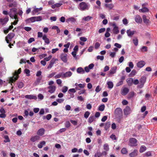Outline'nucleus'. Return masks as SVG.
<instances>
[{
    "label": "nucleus",
    "mask_w": 157,
    "mask_h": 157,
    "mask_svg": "<svg viewBox=\"0 0 157 157\" xmlns=\"http://www.w3.org/2000/svg\"><path fill=\"white\" fill-rule=\"evenodd\" d=\"M21 68H20L18 69L17 71H15L13 74V76L10 78L9 82L11 83L12 85V83H13L17 80L19 76L18 75L21 73Z\"/></svg>",
    "instance_id": "obj_1"
},
{
    "label": "nucleus",
    "mask_w": 157,
    "mask_h": 157,
    "mask_svg": "<svg viewBox=\"0 0 157 157\" xmlns=\"http://www.w3.org/2000/svg\"><path fill=\"white\" fill-rule=\"evenodd\" d=\"M17 11V9L15 8H13L10 10V11L9 12V15L11 18L15 19H18Z\"/></svg>",
    "instance_id": "obj_2"
},
{
    "label": "nucleus",
    "mask_w": 157,
    "mask_h": 157,
    "mask_svg": "<svg viewBox=\"0 0 157 157\" xmlns=\"http://www.w3.org/2000/svg\"><path fill=\"white\" fill-rule=\"evenodd\" d=\"M90 6V5L85 2H81L79 4L78 8L81 11L88 10Z\"/></svg>",
    "instance_id": "obj_3"
},
{
    "label": "nucleus",
    "mask_w": 157,
    "mask_h": 157,
    "mask_svg": "<svg viewBox=\"0 0 157 157\" xmlns=\"http://www.w3.org/2000/svg\"><path fill=\"white\" fill-rule=\"evenodd\" d=\"M114 114L116 117L120 119L122 117V111L120 108H117L115 110Z\"/></svg>",
    "instance_id": "obj_4"
},
{
    "label": "nucleus",
    "mask_w": 157,
    "mask_h": 157,
    "mask_svg": "<svg viewBox=\"0 0 157 157\" xmlns=\"http://www.w3.org/2000/svg\"><path fill=\"white\" fill-rule=\"evenodd\" d=\"M129 142L130 144V146L131 147H135L137 146V140L135 138H131L129 139Z\"/></svg>",
    "instance_id": "obj_5"
},
{
    "label": "nucleus",
    "mask_w": 157,
    "mask_h": 157,
    "mask_svg": "<svg viewBox=\"0 0 157 157\" xmlns=\"http://www.w3.org/2000/svg\"><path fill=\"white\" fill-rule=\"evenodd\" d=\"M67 54L65 53H62L60 55V58L62 60L64 63L67 62Z\"/></svg>",
    "instance_id": "obj_6"
},
{
    "label": "nucleus",
    "mask_w": 157,
    "mask_h": 157,
    "mask_svg": "<svg viewBox=\"0 0 157 157\" xmlns=\"http://www.w3.org/2000/svg\"><path fill=\"white\" fill-rule=\"evenodd\" d=\"M124 114L125 115L127 116V115L130 114L131 113V110L130 107L127 106L124 109Z\"/></svg>",
    "instance_id": "obj_7"
},
{
    "label": "nucleus",
    "mask_w": 157,
    "mask_h": 157,
    "mask_svg": "<svg viewBox=\"0 0 157 157\" xmlns=\"http://www.w3.org/2000/svg\"><path fill=\"white\" fill-rule=\"evenodd\" d=\"M72 73L70 71H68L65 73H63L62 78H66L71 77L72 75Z\"/></svg>",
    "instance_id": "obj_8"
},
{
    "label": "nucleus",
    "mask_w": 157,
    "mask_h": 157,
    "mask_svg": "<svg viewBox=\"0 0 157 157\" xmlns=\"http://www.w3.org/2000/svg\"><path fill=\"white\" fill-rule=\"evenodd\" d=\"M117 68L116 67H114L111 68L109 71V76H111V75L115 73L116 71Z\"/></svg>",
    "instance_id": "obj_9"
},
{
    "label": "nucleus",
    "mask_w": 157,
    "mask_h": 157,
    "mask_svg": "<svg viewBox=\"0 0 157 157\" xmlns=\"http://www.w3.org/2000/svg\"><path fill=\"white\" fill-rule=\"evenodd\" d=\"M40 137L38 135H36L32 136L30 138V140L32 142H35L39 140H40Z\"/></svg>",
    "instance_id": "obj_10"
},
{
    "label": "nucleus",
    "mask_w": 157,
    "mask_h": 157,
    "mask_svg": "<svg viewBox=\"0 0 157 157\" xmlns=\"http://www.w3.org/2000/svg\"><path fill=\"white\" fill-rule=\"evenodd\" d=\"M145 63L144 61L141 60L137 63V66L139 68H142L145 65Z\"/></svg>",
    "instance_id": "obj_11"
},
{
    "label": "nucleus",
    "mask_w": 157,
    "mask_h": 157,
    "mask_svg": "<svg viewBox=\"0 0 157 157\" xmlns=\"http://www.w3.org/2000/svg\"><path fill=\"white\" fill-rule=\"evenodd\" d=\"M56 87L54 86H50L48 87L49 89L48 91L49 92L52 94L55 91Z\"/></svg>",
    "instance_id": "obj_12"
},
{
    "label": "nucleus",
    "mask_w": 157,
    "mask_h": 157,
    "mask_svg": "<svg viewBox=\"0 0 157 157\" xmlns=\"http://www.w3.org/2000/svg\"><path fill=\"white\" fill-rule=\"evenodd\" d=\"M138 153L137 150L134 149L132 152L129 154V156L130 157H135L137 155Z\"/></svg>",
    "instance_id": "obj_13"
},
{
    "label": "nucleus",
    "mask_w": 157,
    "mask_h": 157,
    "mask_svg": "<svg viewBox=\"0 0 157 157\" xmlns=\"http://www.w3.org/2000/svg\"><path fill=\"white\" fill-rule=\"evenodd\" d=\"M135 19L136 22L137 23H140L142 21L141 17L139 15H136L135 16Z\"/></svg>",
    "instance_id": "obj_14"
},
{
    "label": "nucleus",
    "mask_w": 157,
    "mask_h": 157,
    "mask_svg": "<svg viewBox=\"0 0 157 157\" xmlns=\"http://www.w3.org/2000/svg\"><path fill=\"white\" fill-rule=\"evenodd\" d=\"M56 60V59H52L50 62L49 64L47 67V68L50 69L53 66V64L55 63Z\"/></svg>",
    "instance_id": "obj_15"
},
{
    "label": "nucleus",
    "mask_w": 157,
    "mask_h": 157,
    "mask_svg": "<svg viewBox=\"0 0 157 157\" xmlns=\"http://www.w3.org/2000/svg\"><path fill=\"white\" fill-rule=\"evenodd\" d=\"M45 129L44 128H41L39 129L37 132V134L39 136H42L44 134Z\"/></svg>",
    "instance_id": "obj_16"
},
{
    "label": "nucleus",
    "mask_w": 157,
    "mask_h": 157,
    "mask_svg": "<svg viewBox=\"0 0 157 157\" xmlns=\"http://www.w3.org/2000/svg\"><path fill=\"white\" fill-rule=\"evenodd\" d=\"M25 98H26L30 99H37V98L36 96L32 95H27L25 96Z\"/></svg>",
    "instance_id": "obj_17"
},
{
    "label": "nucleus",
    "mask_w": 157,
    "mask_h": 157,
    "mask_svg": "<svg viewBox=\"0 0 157 157\" xmlns=\"http://www.w3.org/2000/svg\"><path fill=\"white\" fill-rule=\"evenodd\" d=\"M113 26H114L113 30V33L115 34H118L119 32L118 27L116 26L115 24H113Z\"/></svg>",
    "instance_id": "obj_18"
},
{
    "label": "nucleus",
    "mask_w": 157,
    "mask_h": 157,
    "mask_svg": "<svg viewBox=\"0 0 157 157\" xmlns=\"http://www.w3.org/2000/svg\"><path fill=\"white\" fill-rule=\"evenodd\" d=\"M129 91V89L127 88H124L121 92V94L123 95H126Z\"/></svg>",
    "instance_id": "obj_19"
},
{
    "label": "nucleus",
    "mask_w": 157,
    "mask_h": 157,
    "mask_svg": "<svg viewBox=\"0 0 157 157\" xmlns=\"http://www.w3.org/2000/svg\"><path fill=\"white\" fill-rule=\"evenodd\" d=\"M42 39L44 41L45 43L48 44L50 43L49 40L48 38H47V35L44 34L42 37Z\"/></svg>",
    "instance_id": "obj_20"
},
{
    "label": "nucleus",
    "mask_w": 157,
    "mask_h": 157,
    "mask_svg": "<svg viewBox=\"0 0 157 157\" xmlns=\"http://www.w3.org/2000/svg\"><path fill=\"white\" fill-rule=\"evenodd\" d=\"M42 9L43 8L42 7L35 8L32 12L33 15H34L36 13L42 10Z\"/></svg>",
    "instance_id": "obj_21"
},
{
    "label": "nucleus",
    "mask_w": 157,
    "mask_h": 157,
    "mask_svg": "<svg viewBox=\"0 0 157 157\" xmlns=\"http://www.w3.org/2000/svg\"><path fill=\"white\" fill-rule=\"evenodd\" d=\"M63 5L62 3H57L53 5H52L51 6L52 8L53 9H55L56 8H58L60 7Z\"/></svg>",
    "instance_id": "obj_22"
},
{
    "label": "nucleus",
    "mask_w": 157,
    "mask_h": 157,
    "mask_svg": "<svg viewBox=\"0 0 157 157\" xmlns=\"http://www.w3.org/2000/svg\"><path fill=\"white\" fill-rule=\"evenodd\" d=\"M126 82L129 86H131L133 82V79L132 78H130L126 79Z\"/></svg>",
    "instance_id": "obj_23"
},
{
    "label": "nucleus",
    "mask_w": 157,
    "mask_h": 157,
    "mask_svg": "<svg viewBox=\"0 0 157 157\" xmlns=\"http://www.w3.org/2000/svg\"><path fill=\"white\" fill-rule=\"evenodd\" d=\"M135 32V31H131L130 29H128L127 31V33L128 36H132L134 34Z\"/></svg>",
    "instance_id": "obj_24"
},
{
    "label": "nucleus",
    "mask_w": 157,
    "mask_h": 157,
    "mask_svg": "<svg viewBox=\"0 0 157 157\" xmlns=\"http://www.w3.org/2000/svg\"><path fill=\"white\" fill-rule=\"evenodd\" d=\"M92 18V17L90 16H88L86 17H84L82 18V20L85 21H89L91 20V19Z\"/></svg>",
    "instance_id": "obj_25"
},
{
    "label": "nucleus",
    "mask_w": 157,
    "mask_h": 157,
    "mask_svg": "<svg viewBox=\"0 0 157 157\" xmlns=\"http://www.w3.org/2000/svg\"><path fill=\"white\" fill-rule=\"evenodd\" d=\"M77 72L78 73H82L83 74L85 73V71L81 67H79L78 68L77 70Z\"/></svg>",
    "instance_id": "obj_26"
},
{
    "label": "nucleus",
    "mask_w": 157,
    "mask_h": 157,
    "mask_svg": "<svg viewBox=\"0 0 157 157\" xmlns=\"http://www.w3.org/2000/svg\"><path fill=\"white\" fill-rule=\"evenodd\" d=\"M15 36V34L13 33H10L7 36H6V38H8L9 39H10V40L13 38Z\"/></svg>",
    "instance_id": "obj_27"
},
{
    "label": "nucleus",
    "mask_w": 157,
    "mask_h": 157,
    "mask_svg": "<svg viewBox=\"0 0 157 157\" xmlns=\"http://www.w3.org/2000/svg\"><path fill=\"white\" fill-rule=\"evenodd\" d=\"M142 18L144 22L145 23H149V20L147 18L146 15H144L143 16Z\"/></svg>",
    "instance_id": "obj_28"
},
{
    "label": "nucleus",
    "mask_w": 157,
    "mask_h": 157,
    "mask_svg": "<svg viewBox=\"0 0 157 157\" xmlns=\"http://www.w3.org/2000/svg\"><path fill=\"white\" fill-rule=\"evenodd\" d=\"M105 6L106 8H108L110 9H111L113 7L114 5L112 4H105Z\"/></svg>",
    "instance_id": "obj_29"
},
{
    "label": "nucleus",
    "mask_w": 157,
    "mask_h": 157,
    "mask_svg": "<svg viewBox=\"0 0 157 157\" xmlns=\"http://www.w3.org/2000/svg\"><path fill=\"white\" fill-rule=\"evenodd\" d=\"M146 78L145 76L142 77L140 79V83H142L143 84H144Z\"/></svg>",
    "instance_id": "obj_30"
},
{
    "label": "nucleus",
    "mask_w": 157,
    "mask_h": 157,
    "mask_svg": "<svg viewBox=\"0 0 157 157\" xmlns=\"http://www.w3.org/2000/svg\"><path fill=\"white\" fill-rule=\"evenodd\" d=\"M139 11L142 13L147 12L148 11V9L147 7H144L142 9H140Z\"/></svg>",
    "instance_id": "obj_31"
},
{
    "label": "nucleus",
    "mask_w": 157,
    "mask_h": 157,
    "mask_svg": "<svg viewBox=\"0 0 157 157\" xmlns=\"http://www.w3.org/2000/svg\"><path fill=\"white\" fill-rule=\"evenodd\" d=\"M108 85V88L109 89H112L113 86V84L112 82L109 81L107 82Z\"/></svg>",
    "instance_id": "obj_32"
},
{
    "label": "nucleus",
    "mask_w": 157,
    "mask_h": 157,
    "mask_svg": "<svg viewBox=\"0 0 157 157\" xmlns=\"http://www.w3.org/2000/svg\"><path fill=\"white\" fill-rule=\"evenodd\" d=\"M45 142L44 141H42L40 143V144L38 145V147L39 148H41L43 147V145H45Z\"/></svg>",
    "instance_id": "obj_33"
},
{
    "label": "nucleus",
    "mask_w": 157,
    "mask_h": 157,
    "mask_svg": "<svg viewBox=\"0 0 157 157\" xmlns=\"http://www.w3.org/2000/svg\"><path fill=\"white\" fill-rule=\"evenodd\" d=\"M146 150V147L144 146H142L140 149V153H142L144 151Z\"/></svg>",
    "instance_id": "obj_34"
},
{
    "label": "nucleus",
    "mask_w": 157,
    "mask_h": 157,
    "mask_svg": "<svg viewBox=\"0 0 157 157\" xmlns=\"http://www.w3.org/2000/svg\"><path fill=\"white\" fill-rule=\"evenodd\" d=\"M105 105L104 104L100 105L98 107V110L101 111H103L105 109Z\"/></svg>",
    "instance_id": "obj_35"
},
{
    "label": "nucleus",
    "mask_w": 157,
    "mask_h": 157,
    "mask_svg": "<svg viewBox=\"0 0 157 157\" xmlns=\"http://www.w3.org/2000/svg\"><path fill=\"white\" fill-rule=\"evenodd\" d=\"M4 138L5 139L4 141L5 143L10 142V140L9 138V136L7 135H5L4 136Z\"/></svg>",
    "instance_id": "obj_36"
},
{
    "label": "nucleus",
    "mask_w": 157,
    "mask_h": 157,
    "mask_svg": "<svg viewBox=\"0 0 157 157\" xmlns=\"http://www.w3.org/2000/svg\"><path fill=\"white\" fill-rule=\"evenodd\" d=\"M94 116H90L88 119V122L89 123L91 124L94 120Z\"/></svg>",
    "instance_id": "obj_37"
},
{
    "label": "nucleus",
    "mask_w": 157,
    "mask_h": 157,
    "mask_svg": "<svg viewBox=\"0 0 157 157\" xmlns=\"http://www.w3.org/2000/svg\"><path fill=\"white\" fill-rule=\"evenodd\" d=\"M63 75V72L59 73L57 75H55L54 76V78L56 79L60 78L61 77L62 78V76Z\"/></svg>",
    "instance_id": "obj_38"
},
{
    "label": "nucleus",
    "mask_w": 157,
    "mask_h": 157,
    "mask_svg": "<svg viewBox=\"0 0 157 157\" xmlns=\"http://www.w3.org/2000/svg\"><path fill=\"white\" fill-rule=\"evenodd\" d=\"M110 122H108L105 123V129L107 130L110 126Z\"/></svg>",
    "instance_id": "obj_39"
},
{
    "label": "nucleus",
    "mask_w": 157,
    "mask_h": 157,
    "mask_svg": "<svg viewBox=\"0 0 157 157\" xmlns=\"http://www.w3.org/2000/svg\"><path fill=\"white\" fill-rule=\"evenodd\" d=\"M76 21L74 17H71L68 18L67 20V21H70L71 22H74Z\"/></svg>",
    "instance_id": "obj_40"
},
{
    "label": "nucleus",
    "mask_w": 157,
    "mask_h": 157,
    "mask_svg": "<svg viewBox=\"0 0 157 157\" xmlns=\"http://www.w3.org/2000/svg\"><path fill=\"white\" fill-rule=\"evenodd\" d=\"M134 95V92H131L128 95V98H131L133 97Z\"/></svg>",
    "instance_id": "obj_41"
},
{
    "label": "nucleus",
    "mask_w": 157,
    "mask_h": 157,
    "mask_svg": "<svg viewBox=\"0 0 157 157\" xmlns=\"http://www.w3.org/2000/svg\"><path fill=\"white\" fill-rule=\"evenodd\" d=\"M24 72L26 73V74L27 76H30V71L29 69H25L24 70Z\"/></svg>",
    "instance_id": "obj_42"
},
{
    "label": "nucleus",
    "mask_w": 157,
    "mask_h": 157,
    "mask_svg": "<svg viewBox=\"0 0 157 157\" xmlns=\"http://www.w3.org/2000/svg\"><path fill=\"white\" fill-rule=\"evenodd\" d=\"M121 153L123 154H126L128 152L127 149L125 148H122L121 150Z\"/></svg>",
    "instance_id": "obj_43"
},
{
    "label": "nucleus",
    "mask_w": 157,
    "mask_h": 157,
    "mask_svg": "<svg viewBox=\"0 0 157 157\" xmlns=\"http://www.w3.org/2000/svg\"><path fill=\"white\" fill-rule=\"evenodd\" d=\"M42 17L41 16L35 17V21H40L42 20Z\"/></svg>",
    "instance_id": "obj_44"
},
{
    "label": "nucleus",
    "mask_w": 157,
    "mask_h": 157,
    "mask_svg": "<svg viewBox=\"0 0 157 157\" xmlns=\"http://www.w3.org/2000/svg\"><path fill=\"white\" fill-rule=\"evenodd\" d=\"M17 85L19 88L21 89L23 87L24 84L22 82H19L18 83Z\"/></svg>",
    "instance_id": "obj_45"
},
{
    "label": "nucleus",
    "mask_w": 157,
    "mask_h": 157,
    "mask_svg": "<svg viewBox=\"0 0 157 157\" xmlns=\"http://www.w3.org/2000/svg\"><path fill=\"white\" fill-rule=\"evenodd\" d=\"M104 149L106 150V151H108L109 149V145L107 144H105L104 145Z\"/></svg>",
    "instance_id": "obj_46"
},
{
    "label": "nucleus",
    "mask_w": 157,
    "mask_h": 157,
    "mask_svg": "<svg viewBox=\"0 0 157 157\" xmlns=\"http://www.w3.org/2000/svg\"><path fill=\"white\" fill-rule=\"evenodd\" d=\"M76 92L75 89L72 88L70 89L68 91V93L69 94H71V93H75Z\"/></svg>",
    "instance_id": "obj_47"
},
{
    "label": "nucleus",
    "mask_w": 157,
    "mask_h": 157,
    "mask_svg": "<svg viewBox=\"0 0 157 157\" xmlns=\"http://www.w3.org/2000/svg\"><path fill=\"white\" fill-rule=\"evenodd\" d=\"M68 90V87L67 86H63L62 89V91L63 93H65Z\"/></svg>",
    "instance_id": "obj_48"
},
{
    "label": "nucleus",
    "mask_w": 157,
    "mask_h": 157,
    "mask_svg": "<svg viewBox=\"0 0 157 157\" xmlns=\"http://www.w3.org/2000/svg\"><path fill=\"white\" fill-rule=\"evenodd\" d=\"M101 156V153L100 152H97L94 155V157H100Z\"/></svg>",
    "instance_id": "obj_49"
},
{
    "label": "nucleus",
    "mask_w": 157,
    "mask_h": 157,
    "mask_svg": "<svg viewBox=\"0 0 157 157\" xmlns=\"http://www.w3.org/2000/svg\"><path fill=\"white\" fill-rule=\"evenodd\" d=\"M133 43L136 46L138 45V40L137 38L133 40Z\"/></svg>",
    "instance_id": "obj_50"
},
{
    "label": "nucleus",
    "mask_w": 157,
    "mask_h": 157,
    "mask_svg": "<svg viewBox=\"0 0 157 157\" xmlns=\"http://www.w3.org/2000/svg\"><path fill=\"white\" fill-rule=\"evenodd\" d=\"M90 114V113L89 112H88V111L86 112L84 114V117L86 118H87L89 117Z\"/></svg>",
    "instance_id": "obj_51"
},
{
    "label": "nucleus",
    "mask_w": 157,
    "mask_h": 157,
    "mask_svg": "<svg viewBox=\"0 0 157 157\" xmlns=\"http://www.w3.org/2000/svg\"><path fill=\"white\" fill-rule=\"evenodd\" d=\"M101 90V88H100L99 86H97L95 91L97 93H98Z\"/></svg>",
    "instance_id": "obj_52"
},
{
    "label": "nucleus",
    "mask_w": 157,
    "mask_h": 157,
    "mask_svg": "<svg viewBox=\"0 0 157 157\" xmlns=\"http://www.w3.org/2000/svg\"><path fill=\"white\" fill-rule=\"evenodd\" d=\"M35 41V39L34 38L32 37L29 38V39L28 40V43L29 44H30L32 43L33 42Z\"/></svg>",
    "instance_id": "obj_53"
},
{
    "label": "nucleus",
    "mask_w": 157,
    "mask_h": 157,
    "mask_svg": "<svg viewBox=\"0 0 157 157\" xmlns=\"http://www.w3.org/2000/svg\"><path fill=\"white\" fill-rule=\"evenodd\" d=\"M97 59H100L103 60L104 59V57L103 56H98L97 57Z\"/></svg>",
    "instance_id": "obj_54"
},
{
    "label": "nucleus",
    "mask_w": 157,
    "mask_h": 157,
    "mask_svg": "<svg viewBox=\"0 0 157 157\" xmlns=\"http://www.w3.org/2000/svg\"><path fill=\"white\" fill-rule=\"evenodd\" d=\"M65 127L66 128H69L71 126V124L69 121L66 122L65 123Z\"/></svg>",
    "instance_id": "obj_55"
},
{
    "label": "nucleus",
    "mask_w": 157,
    "mask_h": 157,
    "mask_svg": "<svg viewBox=\"0 0 157 157\" xmlns=\"http://www.w3.org/2000/svg\"><path fill=\"white\" fill-rule=\"evenodd\" d=\"M70 122L74 125H77L78 123L76 121L71 120H70Z\"/></svg>",
    "instance_id": "obj_56"
},
{
    "label": "nucleus",
    "mask_w": 157,
    "mask_h": 157,
    "mask_svg": "<svg viewBox=\"0 0 157 157\" xmlns=\"http://www.w3.org/2000/svg\"><path fill=\"white\" fill-rule=\"evenodd\" d=\"M80 39L81 41H82L83 42H85L87 40V38L86 37H80Z\"/></svg>",
    "instance_id": "obj_57"
},
{
    "label": "nucleus",
    "mask_w": 157,
    "mask_h": 157,
    "mask_svg": "<svg viewBox=\"0 0 157 157\" xmlns=\"http://www.w3.org/2000/svg\"><path fill=\"white\" fill-rule=\"evenodd\" d=\"M100 44L98 42H96L95 44V48L96 49H97L100 47Z\"/></svg>",
    "instance_id": "obj_58"
},
{
    "label": "nucleus",
    "mask_w": 157,
    "mask_h": 157,
    "mask_svg": "<svg viewBox=\"0 0 157 157\" xmlns=\"http://www.w3.org/2000/svg\"><path fill=\"white\" fill-rule=\"evenodd\" d=\"M24 29L26 31L28 32L31 30L32 28L30 27H25L24 28Z\"/></svg>",
    "instance_id": "obj_59"
},
{
    "label": "nucleus",
    "mask_w": 157,
    "mask_h": 157,
    "mask_svg": "<svg viewBox=\"0 0 157 157\" xmlns=\"http://www.w3.org/2000/svg\"><path fill=\"white\" fill-rule=\"evenodd\" d=\"M105 30V28H101L99 29L98 30V32L99 33H102L104 32Z\"/></svg>",
    "instance_id": "obj_60"
},
{
    "label": "nucleus",
    "mask_w": 157,
    "mask_h": 157,
    "mask_svg": "<svg viewBox=\"0 0 157 157\" xmlns=\"http://www.w3.org/2000/svg\"><path fill=\"white\" fill-rule=\"evenodd\" d=\"M123 83V81L121 80L120 82H118L116 84V86H119L121 85H122Z\"/></svg>",
    "instance_id": "obj_61"
},
{
    "label": "nucleus",
    "mask_w": 157,
    "mask_h": 157,
    "mask_svg": "<svg viewBox=\"0 0 157 157\" xmlns=\"http://www.w3.org/2000/svg\"><path fill=\"white\" fill-rule=\"evenodd\" d=\"M114 45L118 48H121V45L120 44L117 43H115Z\"/></svg>",
    "instance_id": "obj_62"
},
{
    "label": "nucleus",
    "mask_w": 157,
    "mask_h": 157,
    "mask_svg": "<svg viewBox=\"0 0 157 157\" xmlns=\"http://www.w3.org/2000/svg\"><path fill=\"white\" fill-rule=\"evenodd\" d=\"M65 109L66 110H70L71 109V107L69 105H67L65 106Z\"/></svg>",
    "instance_id": "obj_63"
},
{
    "label": "nucleus",
    "mask_w": 157,
    "mask_h": 157,
    "mask_svg": "<svg viewBox=\"0 0 157 157\" xmlns=\"http://www.w3.org/2000/svg\"><path fill=\"white\" fill-rule=\"evenodd\" d=\"M38 97L39 99L41 100L43 99L44 98V96L41 94H40L38 95Z\"/></svg>",
    "instance_id": "obj_64"
}]
</instances>
